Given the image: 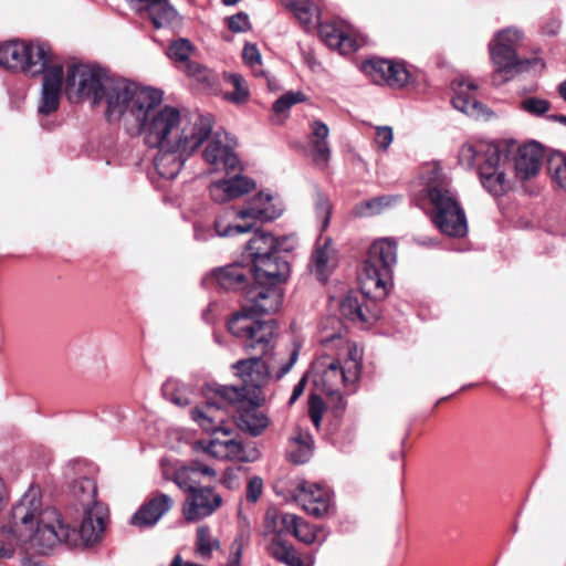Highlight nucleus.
<instances>
[{
	"label": "nucleus",
	"mask_w": 566,
	"mask_h": 566,
	"mask_svg": "<svg viewBox=\"0 0 566 566\" xmlns=\"http://www.w3.org/2000/svg\"><path fill=\"white\" fill-rule=\"evenodd\" d=\"M283 243L280 238L266 232H256L247 243L245 258L253 285L247 291L250 303L234 313L228 321L229 332L238 338L247 352H254L268 377L262 356L275 347L277 333L273 319H259L260 314L276 313L283 303Z\"/></svg>",
	"instance_id": "nucleus-1"
},
{
	"label": "nucleus",
	"mask_w": 566,
	"mask_h": 566,
	"mask_svg": "<svg viewBox=\"0 0 566 566\" xmlns=\"http://www.w3.org/2000/svg\"><path fill=\"white\" fill-rule=\"evenodd\" d=\"M241 378L240 386H222L218 390L221 401H209L191 410V418L207 432L230 434L227 427L229 411L226 403L234 408L237 426L256 437L268 427V417L259 410L261 387L265 381L262 364L258 358L239 360L233 366Z\"/></svg>",
	"instance_id": "nucleus-2"
},
{
	"label": "nucleus",
	"mask_w": 566,
	"mask_h": 566,
	"mask_svg": "<svg viewBox=\"0 0 566 566\" xmlns=\"http://www.w3.org/2000/svg\"><path fill=\"white\" fill-rule=\"evenodd\" d=\"M0 560L11 559L19 543H29L39 554L46 555L56 547L72 544L76 531L64 524L54 507L43 506L39 488L30 486L12 506L0 525Z\"/></svg>",
	"instance_id": "nucleus-3"
},
{
	"label": "nucleus",
	"mask_w": 566,
	"mask_h": 566,
	"mask_svg": "<svg viewBox=\"0 0 566 566\" xmlns=\"http://www.w3.org/2000/svg\"><path fill=\"white\" fill-rule=\"evenodd\" d=\"M211 120L198 115L189 118L174 106L164 105L139 133L146 146L156 148L154 165L164 179H175L186 160L211 134Z\"/></svg>",
	"instance_id": "nucleus-4"
},
{
	"label": "nucleus",
	"mask_w": 566,
	"mask_h": 566,
	"mask_svg": "<svg viewBox=\"0 0 566 566\" xmlns=\"http://www.w3.org/2000/svg\"><path fill=\"white\" fill-rule=\"evenodd\" d=\"M397 262V244L382 238L369 248L359 274L360 289L349 291L339 302L342 316L363 327L376 323L381 314V301L392 284V268Z\"/></svg>",
	"instance_id": "nucleus-5"
},
{
	"label": "nucleus",
	"mask_w": 566,
	"mask_h": 566,
	"mask_svg": "<svg viewBox=\"0 0 566 566\" xmlns=\"http://www.w3.org/2000/svg\"><path fill=\"white\" fill-rule=\"evenodd\" d=\"M106 102V117L108 120H118L124 115L132 116L138 126V132L160 113L163 107V93L159 90L138 86L125 80L112 77L104 92Z\"/></svg>",
	"instance_id": "nucleus-6"
},
{
	"label": "nucleus",
	"mask_w": 566,
	"mask_h": 566,
	"mask_svg": "<svg viewBox=\"0 0 566 566\" xmlns=\"http://www.w3.org/2000/svg\"><path fill=\"white\" fill-rule=\"evenodd\" d=\"M459 163L465 168L476 167L483 188L491 195L502 196L510 189L509 155L501 145L484 140L467 143L459 150Z\"/></svg>",
	"instance_id": "nucleus-7"
},
{
	"label": "nucleus",
	"mask_w": 566,
	"mask_h": 566,
	"mask_svg": "<svg viewBox=\"0 0 566 566\" xmlns=\"http://www.w3.org/2000/svg\"><path fill=\"white\" fill-rule=\"evenodd\" d=\"M426 193L433 207L432 222L449 237L461 238L468 232V222L450 179L434 165L430 168L426 184Z\"/></svg>",
	"instance_id": "nucleus-8"
},
{
	"label": "nucleus",
	"mask_w": 566,
	"mask_h": 566,
	"mask_svg": "<svg viewBox=\"0 0 566 566\" xmlns=\"http://www.w3.org/2000/svg\"><path fill=\"white\" fill-rule=\"evenodd\" d=\"M524 39V32L516 27H507L494 33L489 42V53L494 66L492 83L503 85L516 74L526 72L533 67H545L539 57L522 59L517 54V48Z\"/></svg>",
	"instance_id": "nucleus-9"
},
{
	"label": "nucleus",
	"mask_w": 566,
	"mask_h": 566,
	"mask_svg": "<svg viewBox=\"0 0 566 566\" xmlns=\"http://www.w3.org/2000/svg\"><path fill=\"white\" fill-rule=\"evenodd\" d=\"M285 9L291 11L304 30L318 27L321 40L331 49L338 50L342 54L359 49V42L335 23H321L318 8L311 0H285Z\"/></svg>",
	"instance_id": "nucleus-10"
},
{
	"label": "nucleus",
	"mask_w": 566,
	"mask_h": 566,
	"mask_svg": "<svg viewBox=\"0 0 566 566\" xmlns=\"http://www.w3.org/2000/svg\"><path fill=\"white\" fill-rule=\"evenodd\" d=\"M44 44L11 40L0 44V65L30 76L42 74L50 62Z\"/></svg>",
	"instance_id": "nucleus-11"
},
{
	"label": "nucleus",
	"mask_w": 566,
	"mask_h": 566,
	"mask_svg": "<svg viewBox=\"0 0 566 566\" xmlns=\"http://www.w3.org/2000/svg\"><path fill=\"white\" fill-rule=\"evenodd\" d=\"M109 80L111 76L99 67L73 64L66 73L65 94L73 103L91 99L93 104H98L103 101Z\"/></svg>",
	"instance_id": "nucleus-12"
},
{
	"label": "nucleus",
	"mask_w": 566,
	"mask_h": 566,
	"mask_svg": "<svg viewBox=\"0 0 566 566\" xmlns=\"http://www.w3.org/2000/svg\"><path fill=\"white\" fill-rule=\"evenodd\" d=\"M291 500L314 517H325L333 511V494L328 488L300 479L290 490Z\"/></svg>",
	"instance_id": "nucleus-13"
},
{
	"label": "nucleus",
	"mask_w": 566,
	"mask_h": 566,
	"mask_svg": "<svg viewBox=\"0 0 566 566\" xmlns=\"http://www.w3.org/2000/svg\"><path fill=\"white\" fill-rule=\"evenodd\" d=\"M363 72L378 85H388L395 88L406 86L411 78L405 63L381 57H373L361 64Z\"/></svg>",
	"instance_id": "nucleus-14"
},
{
	"label": "nucleus",
	"mask_w": 566,
	"mask_h": 566,
	"mask_svg": "<svg viewBox=\"0 0 566 566\" xmlns=\"http://www.w3.org/2000/svg\"><path fill=\"white\" fill-rule=\"evenodd\" d=\"M319 366L323 367L316 385L322 391L336 401H342V387L353 385L357 380V365L352 361V367L345 368L338 360L334 359L329 363L321 360Z\"/></svg>",
	"instance_id": "nucleus-15"
},
{
	"label": "nucleus",
	"mask_w": 566,
	"mask_h": 566,
	"mask_svg": "<svg viewBox=\"0 0 566 566\" xmlns=\"http://www.w3.org/2000/svg\"><path fill=\"white\" fill-rule=\"evenodd\" d=\"M222 503L212 488L203 486L188 494L182 514L186 521L196 522L211 515Z\"/></svg>",
	"instance_id": "nucleus-16"
},
{
	"label": "nucleus",
	"mask_w": 566,
	"mask_h": 566,
	"mask_svg": "<svg viewBox=\"0 0 566 566\" xmlns=\"http://www.w3.org/2000/svg\"><path fill=\"white\" fill-rule=\"evenodd\" d=\"M202 449L213 458L238 462H254L260 458V451L255 446L243 444L234 439L227 441L211 440Z\"/></svg>",
	"instance_id": "nucleus-17"
},
{
	"label": "nucleus",
	"mask_w": 566,
	"mask_h": 566,
	"mask_svg": "<svg viewBox=\"0 0 566 566\" xmlns=\"http://www.w3.org/2000/svg\"><path fill=\"white\" fill-rule=\"evenodd\" d=\"M174 500L165 493L149 497L132 516L130 523L142 528L151 527L172 507Z\"/></svg>",
	"instance_id": "nucleus-18"
},
{
	"label": "nucleus",
	"mask_w": 566,
	"mask_h": 566,
	"mask_svg": "<svg viewBox=\"0 0 566 566\" xmlns=\"http://www.w3.org/2000/svg\"><path fill=\"white\" fill-rule=\"evenodd\" d=\"M274 197L269 190H261L252 197L244 208L238 210L242 220L268 222L280 217V209L274 203Z\"/></svg>",
	"instance_id": "nucleus-19"
},
{
	"label": "nucleus",
	"mask_w": 566,
	"mask_h": 566,
	"mask_svg": "<svg viewBox=\"0 0 566 566\" xmlns=\"http://www.w3.org/2000/svg\"><path fill=\"white\" fill-rule=\"evenodd\" d=\"M217 472L213 468L200 462L191 461L188 465L178 468L171 480L186 493L199 490L205 479H214Z\"/></svg>",
	"instance_id": "nucleus-20"
},
{
	"label": "nucleus",
	"mask_w": 566,
	"mask_h": 566,
	"mask_svg": "<svg viewBox=\"0 0 566 566\" xmlns=\"http://www.w3.org/2000/svg\"><path fill=\"white\" fill-rule=\"evenodd\" d=\"M255 188L253 179L235 175L228 179H221L210 185L209 191L212 200L223 203L232 199L239 198Z\"/></svg>",
	"instance_id": "nucleus-21"
},
{
	"label": "nucleus",
	"mask_w": 566,
	"mask_h": 566,
	"mask_svg": "<svg viewBox=\"0 0 566 566\" xmlns=\"http://www.w3.org/2000/svg\"><path fill=\"white\" fill-rule=\"evenodd\" d=\"M543 151L539 144L533 142L518 146L514 157L515 175L521 180L537 175L541 168Z\"/></svg>",
	"instance_id": "nucleus-22"
},
{
	"label": "nucleus",
	"mask_w": 566,
	"mask_h": 566,
	"mask_svg": "<svg viewBox=\"0 0 566 566\" xmlns=\"http://www.w3.org/2000/svg\"><path fill=\"white\" fill-rule=\"evenodd\" d=\"M283 517L280 509L270 505L263 522V536L269 539L268 551L276 560L283 562Z\"/></svg>",
	"instance_id": "nucleus-23"
},
{
	"label": "nucleus",
	"mask_w": 566,
	"mask_h": 566,
	"mask_svg": "<svg viewBox=\"0 0 566 566\" xmlns=\"http://www.w3.org/2000/svg\"><path fill=\"white\" fill-rule=\"evenodd\" d=\"M476 88L474 83L461 81L454 87V95L451 99L455 109L473 118H480L486 114L485 106L475 98Z\"/></svg>",
	"instance_id": "nucleus-24"
},
{
	"label": "nucleus",
	"mask_w": 566,
	"mask_h": 566,
	"mask_svg": "<svg viewBox=\"0 0 566 566\" xmlns=\"http://www.w3.org/2000/svg\"><path fill=\"white\" fill-rule=\"evenodd\" d=\"M62 82V66H53L45 73L43 77L42 97L41 104L39 106V113L49 115L57 109Z\"/></svg>",
	"instance_id": "nucleus-25"
},
{
	"label": "nucleus",
	"mask_w": 566,
	"mask_h": 566,
	"mask_svg": "<svg viewBox=\"0 0 566 566\" xmlns=\"http://www.w3.org/2000/svg\"><path fill=\"white\" fill-rule=\"evenodd\" d=\"M228 136L216 133L203 150V158L211 165H223L228 171H233L239 166V159L233 153L232 146L226 144Z\"/></svg>",
	"instance_id": "nucleus-26"
},
{
	"label": "nucleus",
	"mask_w": 566,
	"mask_h": 566,
	"mask_svg": "<svg viewBox=\"0 0 566 566\" xmlns=\"http://www.w3.org/2000/svg\"><path fill=\"white\" fill-rule=\"evenodd\" d=\"M107 510L101 503L84 507V518L80 526V535L85 544L95 543L104 532Z\"/></svg>",
	"instance_id": "nucleus-27"
},
{
	"label": "nucleus",
	"mask_w": 566,
	"mask_h": 566,
	"mask_svg": "<svg viewBox=\"0 0 566 566\" xmlns=\"http://www.w3.org/2000/svg\"><path fill=\"white\" fill-rule=\"evenodd\" d=\"M247 269L240 264H229L214 269L211 275L203 279V283L214 281L218 286L227 291L244 290L248 284Z\"/></svg>",
	"instance_id": "nucleus-28"
},
{
	"label": "nucleus",
	"mask_w": 566,
	"mask_h": 566,
	"mask_svg": "<svg viewBox=\"0 0 566 566\" xmlns=\"http://www.w3.org/2000/svg\"><path fill=\"white\" fill-rule=\"evenodd\" d=\"M329 135L328 126L319 119L311 123L310 146L314 164L317 167L326 168L331 158V148L327 143Z\"/></svg>",
	"instance_id": "nucleus-29"
},
{
	"label": "nucleus",
	"mask_w": 566,
	"mask_h": 566,
	"mask_svg": "<svg viewBox=\"0 0 566 566\" xmlns=\"http://www.w3.org/2000/svg\"><path fill=\"white\" fill-rule=\"evenodd\" d=\"M314 441L307 430L297 427L289 438L287 459L294 464L306 463L313 454Z\"/></svg>",
	"instance_id": "nucleus-30"
},
{
	"label": "nucleus",
	"mask_w": 566,
	"mask_h": 566,
	"mask_svg": "<svg viewBox=\"0 0 566 566\" xmlns=\"http://www.w3.org/2000/svg\"><path fill=\"white\" fill-rule=\"evenodd\" d=\"M240 219L238 210L228 209L220 212L214 220V231L219 237H233L241 233H247L252 230V223L249 224H233V221Z\"/></svg>",
	"instance_id": "nucleus-31"
},
{
	"label": "nucleus",
	"mask_w": 566,
	"mask_h": 566,
	"mask_svg": "<svg viewBox=\"0 0 566 566\" xmlns=\"http://www.w3.org/2000/svg\"><path fill=\"white\" fill-rule=\"evenodd\" d=\"M332 239L326 237L322 238V233L316 242V247L312 253V269L315 272L317 279L322 282L327 281L331 270L328 266V248L331 245Z\"/></svg>",
	"instance_id": "nucleus-32"
},
{
	"label": "nucleus",
	"mask_w": 566,
	"mask_h": 566,
	"mask_svg": "<svg viewBox=\"0 0 566 566\" xmlns=\"http://www.w3.org/2000/svg\"><path fill=\"white\" fill-rule=\"evenodd\" d=\"M286 533L293 534L300 542L305 544H311L316 538L314 527L302 517L292 514H285Z\"/></svg>",
	"instance_id": "nucleus-33"
},
{
	"label": "nucleus",
	"mask_w": 566,
	"mask_h": 566,
	"mask_svg": "<svg viewBox=\"0 0 566 566\" xmlns=\"http://www.w3.org/2000/svg\"><path fill=\"white\" fill-rule=\"evenodd\" d=\"M71 492L83 507L93 506L94 503H98L95 500L97 494L96 483L90 478L74 480L71 485Z\"/></svg>",
	"instance_id": "nucleus-34"
},
{
	"label": "nucleus",
	"mask_w": 566,
	"mask_h": 566,
	"mask_svg": "<svg viewBox=\"0 0 566 566\" xmlns=\"http://www.w3.org/2000/svg\"><path fill=\"white\" fill-rule=\"evenodd\" d=\"M220 543L211 536L210 528L206 525L198 527L195 542V554L207 560L212 556V552L219 549Z\"/></svg>",
	"instance_id": "nucleus-35"
},
{
	"label": "nucleus",
	"mask_w": 566,
	"mask_h": 566,
	"mask_svg": "<svg viewBox=\"0 0 566 566\" xmlns=\"http://www.w3.org/2000/svg\"><path fill=\"white\" fill-rule=\"evenodd\" d=\"M399 200L400 197L398 196H380L357 205L355 211L358 216H374Z\"/></svg>",
	"instance_id": "nucleus-36"
},
{
	"label": "nucleus",
	"mask_w": 566,
	"mask_h": 566,
	"mask_svg": "<svg viewBox=\"0 0 566 566\" xmlns=\"http://www.w3.org/2000/svg\"><path fill=\"white\" fill-rule=\"evenodd\" d=\"M547 169L552 181L566 192V155L553 154L548 159Z\"/></svg>",
	"instance_id": "nucleus-37"
},
{
	"label": "nucleus",
	"mask_w": 566,
	"mask_h": 566,
	"mask_svg": "<svg viewBox=\"0 0 566 566\" xmlns=\"http://www.w3.org/2000/svg\"><path fill=\"white\" fill-rule=\"evenodd\" d=\"M314 208L316 218L321 221L319 232L323 233L329 226L333 207L328 196L319 189L315 190Z\"/></svg>",
	"instance_id": "nucleus-38"
},
{
	"label": "nucleus",
	"mask_w": 566,
	"mask_h": 566,
	"mask_svg": "<svg viewBox=\"0 0 566 566\" xmlns=\"http://www.w3.org/2000/svg\"><path fill=\"white\" fill-rule=\"evenodd\" d=\"M226 80L229 84L232 85L233 92L227 93L226 97L227 99L235 103L241 104L248 101L250 96L249 87L241 74L238 73H231L226 75Z\"/></svg>",
	"instance_id": "nucleus-39"
},
{
	"label": "nucleus",
	"mask_w": 566,
	"mask_h": 566,
	"mask_svg": "<svg viewBox=\"0 0 566 566\" xmlns=\"http://www.w3.org/2000/svg\"><path fill=\"white\" fill-rule=\"evenodd\" d=\"M520 108L532 116L539 117L551 109V103L545 98L528 96L521 101Z\"/></svg>",
	"instance_id": "nucleus-40"
},
{
	"label": "nucleus",
	"mask_w": 566,
	"mask_h": 566,
	"mask_svg": "<svg viewBox=\"0 0 566 566\" xmlns=\"http://www.w3.org/2000/svg\"><path fill=\"white\" fill-rule=\"evenodd\" d=\"M242 60L249 66L254 76H259L262 66V56L258 46L253 43L247 42L242 50Z\"/></svg>",
	"instance_id": "nucleus-41"
},
{
	"label": "nucleus",
	"mask_w": 566,
	"mask_h": 566,
	"mask_svg": "<svg viewBox=\"0 0 566 566\" xmlns=\"http://www.w3.org/2000/svg\"><path fill=\"white\" fill-rule=\"evenodd\" d=\"M193 50L192 44L187 39H178L174 41L169 48H168V56L171 60L178 61V62H186L188 61L191 52Z\"/></svg>",
	"instance_id": "nucleus-42"
},
{
	"label": "nucleus",
	"mask_w": 566,
	"mask_h": 566,
	"mask_svg": "<svg viewBox=\"0 0 566 566\" xmlns=\"http://www.w3.org/2000/svg\"><path fill=\"white\" fill-rule=\"evenodd\" d=\"M229 30L233 33H244L252 29L250 18L245 12H238L226 19Z\"/></svg>",
	"instance_id": "nucleus-43"
},
{
	"label": "nucleus",
	"mask_w": 566,
	"mask_h": 566,
	"mask_svg": "<svg viewBox=\"0 0 566 566\" xmlns=\"http://www.w3.org/2000/svg\"><path fill=\"white\" fill-rule=\"evenodd\" d=\"M325 412V403L317 395H312L308 402V416L316 427L319 428L323 415Z\"/></svg>",
	"instance_id": "nucleus-44"
},
{
	"label": "nucleus",
	"mask_w": 566,
	"mask_h": 566,
	"mask_svg": "<svg viewBox=\"0 0 566 566\" xmlns=\"http://www.w3.org/2000/svg\"><path fill=\"white\" fill-rule=\"evenodd\" d=\"M285 565L313 566L314 559L311 555L298 554L293 547H290L285 544Z\"/></svg>",
	"instance_id": "nucleus-45"
},
{
	"label": "nucleus",
	"mask_w": 566,
	"mask_h": 566,
	"mask_svg": "<svg viewBox=\"0 0 566 566\" xmlns=\"http://www.w3.org/2000/svg\"><path fill=\"white\" fill-rule=\"evenodd\" d=\"M263 493V481L260 476H252L247 485L245 496L250 503H256Z\"/></svg>",
	"instance_id": "nucleus-46"
},
{
	"label": "nucleus",
	"mask_w": 566,
	"mask_h": 566,
	"mask_svg": "<svg viewBox=\"0 0 566 566\" xmlns=\"http://www.w3.org/2000/svg\"><path fill=\"white\" fill-rule=\"evenodd\" d=\"M394 133L391 127L381 126L377 127L375 143L381 150H387L392 143Z\"/></svg>",
	"instance_id": "nucleus-47"
},
{
	"label": "nucleus",
	"mask_w": 566,
	"mask_h": 566,
	"mask_svg": "<svg viewBox=\"0 0 566 566\" xmlns=\"http://www.w3.org/2000/svg\"><path fill=\"white\" fill-rule=\"evenodd\" d=\"M562 23L558 19H548L541 28V33L547 36H555L560 30Z\"/></svg>",
	"instance_id": "nucleus-48"
},
{
	"label": "nucleus",
	"mask_w": 566,
	"mask_h": 566,
	"mask_svg": "<svg viewBox=\"0 0 566 566\" xmlns=\"http://www.w3.org/2000/svg\"><path fill=\"white\" fill-rule=\"evenodd\" d=\"M306 99V95L300 91L285 92V108H290L291 106L305 102Z\"/></svg>",
	"instance_id": "nucleus-49"
},
{
	"label": "nucleus",
	"mask_w": 566,
	"mask_h": 566,
	"mask_svg": "<svg viewBox=\"0 0 566 566\" xmlns=\"http://www.w3.org/2000/svg\"><path fill=\"white\" fill-rule=\"evenodd\" d=\"M348 359L345 361V364L343 365L345 368H349L352 367V361L355 360L356 365H357V378L359 377V373H360V356H359V352L357 349L356 346L354 345H350L348 346Z\"/></svg>",
	"instance_id": "nucleus-50"
},
{
	"label": "nucleus",
	"mask_w": 566,
	"mask_h": 566,
	"mask_svg": "<svg viewBox=\"0 0 566 566\" xmlns=\"http://www.w3.org/2000/svg\"><path fill=\"white\" fill-rule=\"evenodd\" d=\"M301 347H302V342L300 339L295 338L293 340V349L290 353L289 360L285 363V367H284L285 374H287L290 371V369L296 363Z\"/></svg>",
	"instance_id": "nucleus-51"
},
{
	"label": "nucleus",
	"mask_w": 566,
	"mask_h": 566,
	"mask_svg": "<svg viewBox=\"0 0 566 566\" xmlns=\"http://www.w3.org/2000/svg\"><path fill=\"white\" fill-rule=\"evenodd\" d=\"M306 381H307L306 376H303L298 380V382L294 386L292 396L289 401L290 405H293L297 400V398L303 394Z\"/></svg>",
	"instance_id": "nucleus-52"
},
{
	"label": "nucleus",
	"mask_w": 566,
	"mask_h": 566,
	"mask_svg": "<svg viewBox=\"0 0 566 566\" xmlns=\"http://www.w3.org/2000/svg\"><path fill=\"white\" fill-rule=\"evenodd\" d=\"M222 483L228 488V489H233V488H237L238 486V479H237V474L234 471L232 470H227L223 474V479H222Z\"/></svg>",
	"instance_id": "nucleus-53"
},
{
	"label": "nucleus",
	"mask_w": 566,
	"mask_h": 566,
	"mask_svg": "<svg viewBox=\"0 0 566 566\" xmlns=\"http://www.w3.org/2000/svg\"><path fill=\"white\" fill-rule=\"evenodd\" d=\"M259 76H264L266 86L270 92H277L280 90V82L276 78H272L264 71H260Z\"/></svg>",
	"instance_id": "nucleus-54"
},
{
	"label": "nucleus",
	"mask_w": 566,
	"mask_h": 566,
	"mask_svg": "<svg viewBox=\"0 0 566 566\" xmlns=\"http://www.w3.org/2000/svg\"><path fill=\"white\" fill-rule=\"evenodd\" d=\"M297 241L294 235H285V253L294 250Z\"/></svg>",
	"instance_id": "nucleus-55"
},
{
	"label": "nucleus",
	"mask_w": 566,
	"mask_h": 566,
	"mask_svg": "<svg viewBox=\"0 0 566 566\" xmlns=\"http://www.w3.org/2000/svg\"><path fill=\"white\" fill-rule=\"evenodd\" d=\"M241 556H242V547L241 545L237 548V551L233 553V558L230 560L228 566H240L241 563Z\"/></svg>",
	"instance_id": "nucleus-56"
},
{
	"label": "nucleus",
	"mask_w": 566,
	"mask_h": 566,
	"mask_svg": "<svg viewBox=\"0 0 566 566\" xmlns=\"http://www.w3.org/2000/svg\"><path fill=\"white\" fill-rule=\"evenodd\" d=\"M273 112L276 116L283 113V95L280 96L273 104Z\"/></svg>",
	"instance_id": "nucleus-57"
},
{
	"label": "nucleus",
	"mask_w": 566,
	"mask_h": 566,
	"mask_svg": "<svg viewBox=\"0 0 566 566\" xmlns=\"http://www.w3.org/2000/svg\"><path fill=\"white\" fill-rule=\"evenodd\" d=\"M22 565L23 566H45L42 562L33 560L32 558H29V557L22 558Z\"/></svg>",
	"instance_id": "nucleus-58"
},
{
	"label": "nucleus",
	"mask_w": 566,
	"mask_h": 566,
	"mask_svg": "<svg viewBox=\"0 0 566 566\" xmlns=\"http://www.w3.org/2000/svg\"><path fill=\"white\" fill-rule=\"evenodd\" d=\"M557 92L559 96L566 102V80L558 84Z\"/></svg>",
	"instance_id": "nucleus-59"
},
{
	"label": "nucleus",
	"mask_w": 566,
	"mask_h": 566,
	"mask_svg": "<svg viewBox=\"0 0 566 566\" xmlns=\"http://www.w3.org/2000/svg\"><path fill=\"white\" fill-rule=\"evenodd\" d=\"M547 119H549L552 122H558V123L566 125V116L565 115H557V114L548 115Z\"/></svg>",
	"instance_id": "nucleus-60"
},
{
	"label": "nucleus",
	"mask_w": 566,
	"mask_h": 566,
	"mask_svg": "<svg viewBox=\"0 0 566 566\" xmlns=\"http://www.w3.org/2000/svg\"><path fill=\"white\" fill-rule=\"evenodd\" d=\"M241 0H222V3L224 6H228V7H231V6H235L237 3H239Z\"/></svg>",
	"instance_id": "nucleus-61"
},
{
	"label": "nucleus",
	"mask_w": 566,
	"mask_h": 566,
	"mask_svg": "<svg viewBox=\"0 0 566 566\" xmlns=\"http://www.w3.org/2000/svg\"><path fill=\"white\" fill-rule=\"evenodd\" d=\"M276 376L281 378L283 376V368L279 369Z\"/></svg>",
	"instance_id": "nucleus-62"
},
{
	"label": "nucleus",
	"mask_w": 566,
	"mask_h": 566,
	"mask_svg": "<svg viewBox=\"0 0 566 566\" xmlns=\"http://www.w3.org/2000/svg\"><path fill=\"white\" fill-rule=\"evenodd\" d=\"M175 403L182 405V401L178 398V399H175Z\"/></svg>",
	"instance_id": "nucleus-63"
}]
</instances>
